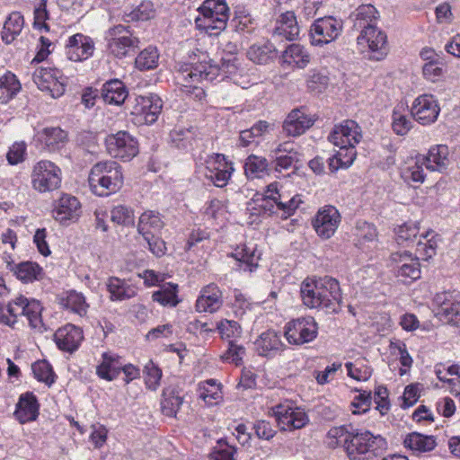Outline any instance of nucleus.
I'll return each mask as SVG.
<instances>
[{
	"mask_svg": "<svg viewBox=\"0 0 460 460\" xmlns=\"http://www.w3.org/2000/svg\"><path fill=\"white\" fill-rule=\"evenodd\" d=\"M284 62L295 64L299 68H304L310 62V56L305 49L299 44H291L283 53Z\"/></svg>",
	"mask_w": 460,
	"mask_h": 460,
	"instance_id": "42",
	"label": "nucleus"
},
{
	"mask_svg": "<svg viewBox=\"0 0 460 460\" xmlns=\"http://www.w3.org/2000/svg\"><path fill=\"white\" fill-rule=\"evenodd\" d=\"M440 108L438 101L431 94H422L416 98L411 108L412 118L422 125L435 122Z\"/></svg>",
	"mask_w": 460,
	"mask_h": 460,
	"instance_id": "18",
	"label": "nucleus"
},
{
	"mask_svg": "<svg viewBox=\"0 0 460 460\" xmlns=\"http://www.w3.org/2000/svg\"><path fill=\"white\" fill-rule=\"evenodd\" d=\"M162 401V411L168 417H175L183 402V397L174 389H165Z\"/></svg>",
	"mask_w": 460,
	"mask_h": 460,
	"instance_id": "45",
	"label": "nucleus"
},
{
	"mask_svg": "<svg viewBox=\"0 0 460 460\" xmlns=\"http://www.w3.org/2000/svg\"><path fill=\"white\" fill-rule=\"evenodd\" d=\"M57 75H59V71L56 68L40 67L34 71L32 79L39 89H49V85L46 84H51L50 81H53V78H55Z\"/></svg>",
	"mask_w": 460,
	"mask_h": 460,
	"instance_id": "57",
	"label": "nucleus"
},
{
	"mask_svg": "<svg viewBox=\"0 0 460 460\" xmlns=\"http://www.w3.org/2000/svg\"><path fill=\"white\" fill-rule=\"evenodd\" d=\"M300 32L296 16L293 11L281 13L276 19L275 28L272 32L274 40H295Z\"/></svg>",
	"mask_w": 460,
	"mask_h": 460,
	"instance_id": "22",
	"label": "nucleus"
},
{
	"mask_svg": "<svg viewBox=\"0 0 460 460\" xmlns=\"http://www.w3.org/2000/svg\"><path fill=\"white\" fill-rule=\"evenodd\" d=\"M213 67L206 64H199L185 68L179 75V79H182L186 84L199 83L202 81H212L214 78Z\"/></svg>",
	"mask_w": 460,
	"mask_h": 460,
	"instance_id": "35",
	"label": "nucleus"
},
{
	"mask_svg": "<svg viewBox=\"0 0 460 460\" xmlns=\"http://www.w3.org/2000/svg\"><path fill=\"white\" fill-rule=\"evenodd\" d=\"M62 305L80 316L84 315L88 308L84 296L75 291L68 292L66 297L62 300Z\"/></svg>",
	"mask_w": 460,
	"mask_h": 460,
	"instance_id": "49",
	"label": "nucleus"
},
{
	"mask_svg": "<svg viewBox=\"0 0 460 460\" xmlns=\"http://www.w3.org/2000/svg\"><path fill=\"white\" fill-rule=\"evenodd\" d=\"M53 217L60 224L68 226L78 220L81 215V204L77 198L63 194L56 202L53 208Z\"/></svg>",
	"mask_w": 460,
	"mask_h": 460,
	"instance_id": "19",
	"label": "nucleus"
},
{
	"mask_svg": "<svg viewBox=\"0 0 460 460\" xmlns=\"http://www.w3.org/2000/svg\"><path fill=\"white\" fill-rule=\"evenodd\" d=\"M198 11L199 15L195 22L199 29L210 35H218L226 28L229 8L225 0H206Z\"/></svg>",
	"mask_w": 460,
	"mask_h": 460,
	"instance_id": "4",
	"label": "nucleus"
},
{
	"mask_svg": "<svg viewBox=\"0 0 460 460\" xmlns=\"http://www.w3.org/2000/svg\"><path fill=\"white\" fill-rule=\"evenodd\" d=\"M317 333L318 324L311 316L292 320L285 327V337L288 343L294 345L313 341Z\"/></svg>",
	"mask_w": 460,
	"mask_h": 460,
	"instance_id": "8",
	"label": "nucleus"
},
{
	"mask_svg": "<svg viewBox=\"0 0 460 460\" xmlns=\"http://www.w3.org/2000/svg\"><path fill=\"white\" fill-rule=\"evenodd\" d=\"M146 386L151 390H156L162 377V370L150 360L144 368Z\"/></svg>",
	"mask_w": 460,
	"mask_h": 460,
	"instance_id": "59",
	"label": "nucleus"
},
{
	"mask_svg": "<svg viewBox=\"0 0 460 460\" xmlns=\"http://www.w3.org/2000/svg\"><path fill=\"white\" fill-rule=\"evenodd\" d=\"M31 179L35 190L41 193L52 191L61 184V170L51 161L41 160L33 166Z\"/></svg>",
	"mask_w": 460,
	"mask_h": 460,
	"instance_id": "7",
	"label": "nucleus"
},
{
	"mask_svg": "<svg viewBox=\"0 0 460 460\" xmlns=\"http://www.w3.org/2000/svg\"><path fill=\"white\" fill-rule=\"evenodd\" d=\"M258 354L262 357H273L283 349L284 344L280 336L274 331L262 332L255 341Z\"/></svg>",
	"mask_w": 460,
	"mask_h": 460,
	"instance_id": "29",
	"label": "nucleus"
},
{
	"mask_svg": "<svg viewBox=\"0 0 460 460\" xmlns=\"http://www.w3.org/2000/svg\"><path fill=\"white\" fill-rule=\"evenodd\" d=\"M23 25V16L19 12L12 13L4 24L2 31V40L6 44L12 43L21 33Z\"/></svg>",
	"mask_w": 460,
	"mask_h": 460,
	"instance_id": "37",
	"label": "nucleus"
},
{
	"mask_svg": "<svg viewBox=\"0 0 460 460\" xmlns=\"http://www.w3.org/2000/svg\"><path fill=\"white\" fill-rule=\"evenodd\" d=\"M345 367L348 376L358 381H367L371 377L372 370L367 367H358L352 362H347Z\"/></svg>",
	"mask_w": 460,
	"mask_h": 460,
	"instance_id": "63",
	"label": "nucleus"
},
{
	"mask_svg": "<svg viewBox=\"0 0 460 460\" xmlns=\"http://www.w3.org/2000/svg\"><path fill=\"white\" fill-rule=\"evenodd\" d=\"M6 267L13 271L14 275L22 282H32L39 279L42 269L35 262L23 261L15 264L13 261H6Z\"/></svg>",
	"mask_w": 460,
	"mask_h": 460,
	"instance_id": "34",
	"label": "nucleus"
},
{
	"mask_svg": "<svg viewBox=\"0 0 460 460\" xmlns=\"http://www.w3.org/2000/svg\"><path fill=\"white\" fill-rule=\"evenodd\" d=\"M203 174L218 188L225 187L231 178L234 168L222 154H214L206 161Z\"/></svg>",
	"mask_w": 460,
	"mask_h": 460,
	"instance_id": "16",
	"label": "nucleus"
},
{
	"mask_svg": "<svg viewBox=\"0 0 460 460\" xmlns=\"http://www.w3.org/2000/svg\"><path fill=\"white\" fill-rule=\"evenodd\" d=\"M272 411L281 430L302 429L309 421L306 413L300 408H294L290 402L277 404Z\"/></svg>",
	"mask_w": 460,
	"mask_h": 460,
	"instance_id": "13",
	"label": "nucleus"
},
{
	"mask_svg": "<svg viewBox=\"0 0 460 460\" xmlns=\"http://www.w3.org/2000/svg\"><path fill=\"white\" fill-rule=\"evenodd\" d=\"M277 55V49L271 42L254 44L247 51L248 58L253 63L265 65L272 61Z\"/></svg>",
	"mask_w": 460,
	"mask_h": 460,
	"instance_id": "36",
	"label": "nucleus"
},
{
	"mask_svg": "<svg viewBox=\"0 0 460 460\" xmlns=\"http://www.w3.org/2000/svg\"><path fill=\"white\" fill-rule=\"evenodd\" d=\"M162 108L163 102L156 94L137 96L135 99L130 113L134 116L137 123L150 125L157 120Z\"/></svg>",
	"mask_w": 460,
	"mask_h": 460,
	"instance_id": "10",
	"label": "nucleus"
},
{
	"mask_svg": "<svg viewBox=\"0 0 460 460\" xmlns=\"http://www.w3.org/2000/svg\"><path fill=\"white\" fill-rule=\"evenodd\" d=\"M434 304L438 307V314L447 323L460 326V292L444 291L436 294Z\"/></svg>",
	"mask_w": 460,
	"mask_h": 460,
	"instance_id": "14",
	"label": "nucleus"
},
{
	"mask_svg": "<svg viewBox=\"0 0 460 460\" xmlns=\"http://www.w3.org/2000/svg\"><path fill=\"white\" fill-rule=\"evenodd\" d=\"M244 172L250 179L262 178L270 174L269 163L265 157L251 155L246 158Z\"/></svg>",
	"mask_w": 460,
	"mask_h": 460,
	"instance_id": "38",
	"label": "nucleus"
},
{
	"mask_svg": "<svg viewBox=\"0 0 460 460\" xmlns=\"http://www.w3.org/2000/svg\"><path fill=\"white\" fill-rule=\"evenodd\" d=\"M54 340L59 349L72 353L78 349L83 332L80 328L67 324L55 332Z\"/></svg>",
	"mask_w": 460,
	"mask_h": 460,
	"instance_id": "25",
	"label": "nucleus"
},
{
	"mask_svg": "<svg viewBox=\"0 0 460 460\" xmlns=\"http://www.w3.org/2000/svg\"><path fill=\"white\" fill-rule=\"evenodd\" d=\"M7 311L14 318L19 315L26 316L32 328H40L42 325V306L38 300H30L21 295L8 304Z\"/></svg>",
	"mask_w": 460,
	"mask_h": 460,
	"instance_id": "15",
	"label": "nucleus"
},
{
	"mask_svg": "<svg viewBox=\"0 0 460 460\" xmlns=\"http://www.w3.org/2000/svg\"><path fill=\"white\" fill-rule=\"evenodd\" d=\"M404 106L398 105L394 108L393 112V130L400 136H403L408 133V131L412 127V122L411 119L407 118L406 115L402 114V111H404Z\"/></svg>",
	"mask_w": 460,
	"mask_h": 460,
	"instance_id": "50",
	"label": "nucleus"
},
{
	"mask_svg": "<svg viewBox=\"0 0 460 460\" xmlns=\"http://www.w3.org/2000/svg\"><path fill=\"white\" fill-rule=\"evenodd\" d=\"M280 198H282V196L279 193L278 183L272 182L267 187L261 207L265 212H269L270 214L274 213L273 203H276Z\"/></svg>",
	"mask_w": 460,
	"mask_h": 460,
	"instance_id": "60",
	"label": "nucleus"
},
{
	"mask_svg": "<svg viewBox=\"0 0 460 460\" xmlns=\"http://www.w3.org/2000/svg\"><path fill=\"white\" fill-rule=\"evenodd\" d=\"M66 137V133L60 128H46L42 131L41 140L50 151H55L64 145Z\"/></svg>",
	"mask_w": 460,
	"mask_h": 460,
	"instance_id": "46",
	"label": "nucleus"
},
{
	"mask_svg": "<svg viewBox=\"0 0 460 460\" xmlns=\"http://www.w3.org/2000/svg\"><path fill=\"white\" fill-rule=\"evenodd\" d=\"M88 181L94 194L101 197L109 196L122 186L121 167L115 161L99 162L91 169Z\"/></svg>",
	"mask_w": 460,
	"mask_h": 460,
	"instance_id": "3",
	"label": "nucleus"
},
{
	"mask_svg": "<svg viewBox=\"0 0 460 460\" xmlns=\"http://www.w3.org/2000/svg\"><path fill=\"white\" fill-rule=\"evenodd\" d=\"M301 203H302L301 196L296 195L287 201H283L281 199H278V201L275 204H276L278 209H279L283 212V216H285V217H288L294 214V212L296 211V209L299 207V205Z\"/></svg>",
	"mask_w": 460,
	"mask_h": 460,
	"instance_id": "64",
	"label": "nucleus"
},
{
	"mask_svg": "<svg viewBox=\"0 0 460 460\" xmlns=\"http://www.w3.org/2000/svg\"><path fill=\"white\" fill-rule=\"evenodd\" d=\"M421 158L426 163V169L431 172H446L452 164L449 149L446 145L430 147L428 155Z\"/></svg>",
	"mask_w": 460,
	"mask_h": 460,
	"instance_id": "27",
	"label": "nucleus"
},
{
	"mask_svg": "<svg viewBox=\"0 0 460 460\" xmlns=\"http://www.w3.org/2000/svg\"><path fill=\"white\" fill-rule=\"evenodd\" d=\"M223 305L222 292L219 288L210 283L204 287L196 301V309L200 313H214Z\"/></svg>",
	"mask_w": 460,
	"mask_h": 460,
	"instance_id": "26",
	"label": "nucleus"
},
{
	"mask_svg": "<svg viewBox=\"0 0 460 460\" xmlns=\"http://www.w3.org/2000/svg\"><path fill=\"white\" fill-rule=\"evenodd\" d=\"M422 72L426 79L437 82L443 76V65L438 61H429L423 66Z\"/></svg>",
	"mask_w": 460,
	"mask_h": 460,
	"instance_id": "62",
	"label": "nucleus"
},
{
	"mask_svg": "<svg viewBox=\"0 0 460 460\" xmlns=\"http://www.w3.org/2000/svg\"><path fill=\"white\" fill-rule=\"evenodd\" d=\"M164 226V222L160 213L153 210L145 211L138 218L137 233L146 242L149 251L156 257L163 256L166 251L165 243L159 236Z\"/></svg>",
	"mask_w": 460,
	"mask_h": 460,
	"instance_id": "5",
	"label": "nucleus"
},
{
	"mask_svg": "<svg viewBox=\"0 0 460 460\" xmlns=\"http://www.w3.org/2000/svg\"><path fill=\"white\" fill-rule=\"evenodd\" d=\"M134 218L133 210L123 205L116 206L111 211V221L120 226H133Z\"/></svg>",
	"mask_w": 460,
	"mask_h": 460,
	"instance_id": "56",
	"label": "nucleus"
},
{
	"mask_svg": "<svg viewBox=\"0 0 460 460\" xmlns=\"http://www.w3.org/2000/svg\"><path fill=\"white\" fill-rule=\"evenodd\" d=\"M362 134L360 127L354 120L348 119L336 125L330 133L328 139L340 150L329 158V167L332 172L340 167L348 168L356 158L355 146L360 142Z\"/></svg>",
	"mask_w": 460,
	"mask_h": 460,
	"instance_id": "1",
	"label": "nucleus"
},
{
	"mask_svg": "<svg viewBox=\"0 0 460 460\" xmlns=\"http://www.w3.org/2000/svg\"><path fill=\"white\" fill-rule=\"evenodd\" d=\"M21 89V84L16 76L7 72L0 77V102L7 103Z\"/></svg>",
	"mask_w": 460,
	"mask_h": 460,
	"instance_id": "40",
	"label": "nucleus"
},
{
	"mask_svg": "<svg viewBox=\"0 0 460 460\" xmlns=\"http://www.w3.org/2000/svg\"><path fill=\"white\" fill-rule=\"evenodd\" d=\"M349 438L346 454L349 460H377L387 450L385 438L367 429H356Z\"/></svg>",
	"mask_w": 460,
	"mask_h": 460,
	"instance_id": "2",
	"label": "nucleus"
},
{
	"mask_svg": "<svg viewBox=\"0 0 460 460\" xmlns=\"http://www.w3.org/2000/svg\"><path fill=\"white\" fill-rule=\"evenodd\" d=\"M384 31L376 28V25L368 26L363 29L358 37V44L367 43L372 52L378 54L376 59H381L387 53V40Z\"/></svg>",
	"mask_w": 460,
	"mask_h": 460,
	"instance_id": "23",
	"label": "nucleus"
},
{
	"mask_svg": "<svg viewBox=\"0 0 460 460\" xmlns=\"http://www.w3.org/2000/svg\"><path fill=\"white\" fill-rule=\"evenodd\" d=\"M376 9L372 4H363L358 6L353 13L354 28L362 31L368 26H373L376 19Z\"/></svg>",
	"mask_w": 460,
	"mask_h": 460,
	"instance_id": "41",
	"label": "nucleus"
},
{
	"mask_svg": "<svg viewBox=\"0 0 460 460\" xmlns=\"http://www.w3.org/2000/svg\"><path fill=\"white\" fill-rule=\"evenodd\" d=\"M355 429L352 426H349V429L346 426L332 428L327 433V437L333 439L330 446L335 447L339 443L342 442L343 447L346 450V441L349 439V435H354Z\"/></svg>",
	"mask_w": 460,
	"mask_h": 460,
	"instance_id": "58",
	"label": "nucleus"
},
{
	"mask_svg": "<svg viewBox=\"0 0 460 460\" xmlns=\"http://www.w3.org/2000/svg\"><path fill=\"white\" fill-rule=\"evenodd\" d=\"M321 278L319 279H305L300 287V293L303 303L305 306L309 308H318L320 307L321 301Z\"/></svg>",
	"mask_w": 460,
	"mask_h": 460,
	"instance_id": "31",
	"label": "nucleus"
},
{
	"mask_svg": "<svg viewBox=\"0 0 460 460\" xmlns=\"http://www.w3.org/2000/svg\"><path fill=\"white\" fill-rule=\"evenodd\" d=\"M342 21L333 16L316 19L310 27L311 43L323 46L334 41L342 31Z\"/></svg>",
	"mask_w": 460,
	"mask_h": 460,
	"instance_id": "9",
	"label": "nucleus"
},
{
	"mask_svg": "<svg viewBox=\"0 0 460 460\" xmlns=\"http://www.w3.org/2000/svg\"><path fill=\"white\" fill-rule=\"evenodd\" d=\"M155 15V10L153 4L150 2H144L139 4L136 9L129 13H125L123 20L126 22L134 21H146L153 18Z\"/></svg>",
	"mask_w": 460,
	"mask_h": 460,
	"instance_id": "52",
	"label": "nucleus"
},
{
	"mask_svg": "<svg viewBox=\"0 0 460 460\" xmlns=\"http://www.w3.org/2000/svg\"><path fill=\"white\" fill-rule=\"evenodd\" d=\"M35 378L50 385L55 381V374L49 362L46 360L37 361L31 366Z\"/></svg>",
	"mask_w": 460,
	"mask_h": 460,
	"instance_id": "54",
	"label": "nucleus"
},
{
	"mask_svg": "<svg viewBox=\"0 0 460 460\" xmlns=\"http://www.w3.org/2000/svg\"><path fill=\"white\" fill-rule=\"evenodd\" d=\"M404 443L411 450L419 452H429L437 445L433 436H425L416 432L408 435Z\"/></svg>",
	"mask_w": 460,
	"mask_h": 460,
	"instance_id": "44",
	"label": "nucleus"
},
{
	"mask_svg": "<svg viewBox=\"0 0 460 460\" xmlns=\"http://www.w3.org/2000/svg\"><path fill=\"white\" fill-rule=\"evenodd\" d=\"M128 96L124 84L118 79L106 82L102 88V98L106 103L120 105Z\"/></svg>",
	"mask_w": 460,
	"mask_h": 460,
	"instance_id": "33",
	"label": "nucleus"
},
{
	"mask_svg": "<svg viewBox=\"0 0 460 460\" xmlns=\"http://www.w3.org/2000/svg\"><path fill=\"white\" fill-rule=\"evenodd\" d=\"M122 368L120 357L112 352H104L102 362L96 367L97 376L104 380L112 381L118 377Z\"/></svg>",
	"mask_w": 460,
	"mask_h": 460,
	"instance_id": "30",
	"label": "nucleus"
},
{
	"mask_svg": "<svg viewBox=\"0 0 460 460\" xmlns=\"http://www.w3.org/2000/svg\"><path fill=\"white\" fill-rule=\"evenodd\" d=\"M320 289L321 305L319 309L324 310L328 314H337L341 308L342 294L340 283L336 279L330 276L321 278Z\"/></svg>",
	"mask_w": 460,
	"mask_h": 460,
	"instance_id": "17",
	"label": "nucleus"
},
{
	"mask_svg": "<svg viewBox=\"0 0 460 460\" xmlns=\"http://www.w3.org/2000/svg\"><path fill=\"white\" fill-rule=\"evenodd\" d=\"M391 266L396 278L405 284H411L420 278V264L418 258L404 252L392 253Z\"/></svg>",
	"mask_w": 460,
	"mask_h": 460,
	"instance_id": "11",
	"label": "nucleus"
},
{
	"mask_svg": "<svg viewBox=\"0 0 460 460\" xmlns=\"http://www.w3.org/2000/svg\"><path fill=\"white\" fill-rule=\"evenodd\" d=\"M229 26L235 31L251 33L255 29L254 20L245 11H239L230 21Z\"/></svg>",
	"mask_w": 460,
	"mask_h": 460,
	"instance_id": "51",
	"label": "nucleus"
},
{
	"mask_svg": "<svg viewBox=\"0 0 460 460\" xmlns=\"http://www.w3.org/2000/svg\"><path fill=\"white\" fill-rule=\"evenodd\" d=\"M355 231V235L358 238V242L362 245L366 244L367 243L374 242L377 237L376 226L366 221L358 222Z\"/></svg>",
	"mask_w": 460,
	"mask_h": 460,
	"instance_id": "55",
	"label": "nucleus"
},
{
	"mask_svg": "<svg viewBox=\"0 0 460 460\" xmlns=\"http://www.w3.org/2000/svg\"><path fill=\"white\" fill-rule=\"evenodd\" d=\"M341 222V215L333 206H325L319 209L314 221L313 226L318 235L329 239L336 232Z\"/></svg>",
	"mask_w": 460,
	"mask_h": 460,
	"instance_id": "20",
	"label": "nucleus"
},
{
	"mask_svg": "<svg viewBox=\"0 0 460 460\" xmlns=\"http://www.w3.org/2000/svg\"><path fill=\"white\" fill-rule=\"evenodd\" d=\"M424 167L426 168V163L421 157H418L413 164H409L402 170V176L405 181L422 183L426 177Z\"/></svg>",
	"mask_w": 460,
	"mask_h": 460,
	"instance_id": "48",
	"label": "nucleus"
},
{
	"mask_svg": "<svg viewBox=\"0 0 460 460\" xmlns=\"http://www.w3.org/2000/svg\"><path fill=\"white\" fill-rule=\"evenodd\" d=\"M177 293V284L166 283L159 290L153 293L152 298L162 305L176 306L180 302Z\"/></svg>",
	"mask_w": 460,
	"mask_h": 460,
	"instance_id": "43",
	"label": "nucleus"
},
{
	"mask_svg": "<svg viewBox=\"0 0 460 460\" xmlns=\"http://www.w3.org/2000/svg\"><path fill=\"white\" fill-rule=\"evenodd\" d=\"M245 354V349L242 345L237 344L234 341H229L227 349L221 356L223 360L240 365L243 360V357Z\"/></svg>",
	"mask_w": 460,
	"mask_h": 460,
	"instance_id": "61",
	"label": "nucleus"
},
{
	"mask_svg": "<svg viewBox=\"0 0 460 460\" xmlns=\"http://www.w3.org/2000/svg\"><path fill=\"white\" fill-rule=\"evenodd\" d=\"M106 286L112 301L130 299L137 295V288L134 286L116 277L110 278Z\"/></svg>",
	"mask_w": 460,
	"mask_h": 460,
	"instance_id": "32",
	"label": "nucleus"
},
{
	"mask_svg": "<svg viewBox=\"0 0 460 460\" xmlns=\"http://www.w3.org/2000/svg\"><path fill=\"white\" fill-rule=\"evenodd\" d=\"M233 256L241 262V269L244 271L252 272L258 267L257 261L259 256L255 255L253 249L245 246L240 252H236Z\"/></svg>",
	"mask_w": 460,
	"mask_h": 460,
	"instance_id": "53",
	"label": "nucleus"
},
{
	"mask_svg": "<svg viewBox=\"0 0 460 460\" xmlns=\"http://www.w3.org/2000/svg\"><path fill=\"white\" fill-rule=\"evenodd\" d=\"M159 54L155 47L142 50L135 59L136 67L139 70H150L158 66Z\"/></svg>",
	"mask_w": 460,
	"mask_h": 460,
	"instance_id": "47",
	"label": "nucleus"
},
{
	"mask_svg": "<svg viewBox=\"0 0 460 460\" xmlns=\"http://www.w3.org/2000/svg\"><path fill=\"white\" fill-rule=\"evenodd\" d=\"M39 409L37 397L28 392L20 395L13 416L21 424L34 421L39 416Z\"/></svg>",
	"mask_w": 460,
	"mask_h": 460,
	"instance_id": "24",
	"label": "nucleus"
},
{
	"mask_svg": "<svg viewBox=\"0 0 460 460\" xmlns=\"http://www.w3.org/2000/svg\"><path fill=\"white\" fill-rule=\"evenodd\" d=\"M107 50L117 58H125L138 49L139 40L134 37L127 27L114 26L107 31Z\"/></svg>",
	"mask_w": 460,
	"mask_h": 460,
	"instance_id": "6",
	"label": "nucleus"
},
{
	"mask_svg": "<svg viewBox=\"0 0 460 460\" xmlns=\"http://www.w3.org/2000/svg\"><path fill=\"white\" fill-rule=\"evenodd\" d=\"M199 397L206 404L213 406L222 399L221 385L215 379H208L199 385Z\"/></svg>",
	"mask_w": 460,
	"mask_h": 460,
	"instance_id": "39",
	"label": "nucleus"
},
{
	"mask_svg": "<svg viewBox=\"0 0 460 460\" xmlns=\"http://www.w3.org/2000/svg\"><path fill=\"white\" fill-rule=\"evenodd\" d=\"M105 143L108 153L115 158L128 161L138 153L137 141L127 131L108 136Z\"/></svg>",
	"mask_w": 460,
	"mask_h": 460,
	"instance_id": "12",
	"label": "nucleus"
},
{
	"mask_svg": "<svg viewBox=\"0 0 460 460\" xmlns=\"http://www.w3.org/2000/svg\"><path fill=\"white\" fill-rule=\"evenodd\" d=\"M94 51L93 40L82 33H76L69 37L66 45V55L74 62L88 59Z\"/></svg>",
	"mask_w": 460,
	"mask_h": 460,
	"instance_id": "21",
	"label": "nucleus"
},
{
	"mask_svg": "<svg viewBox=\"0 0 460 460\" xmlns=\"http://www.w3.org/2000/svg\"><path fill=\"white\" fill-rule=\"evenodd\" d=\"M314 120L305 114L301 109H295L291 111L283 122V130L288 136L297 137L305 132L311 126Z\"/></svg>",
	"mask_w": 460,
	"mask_h": 460,
	"instance_id": "28",
	"label": "nucleus"
}]
</instances>
